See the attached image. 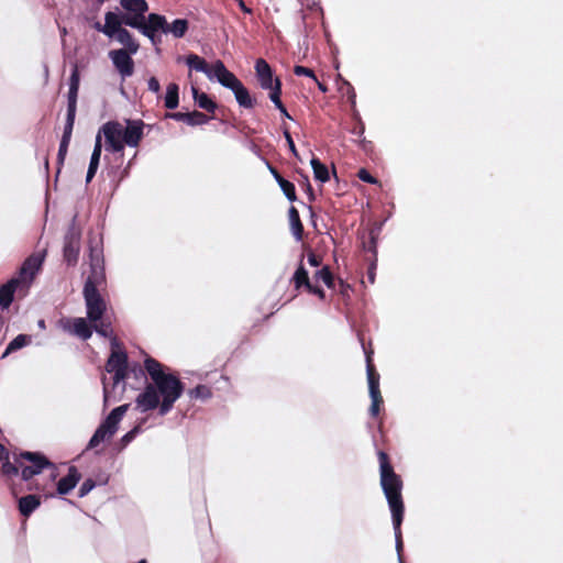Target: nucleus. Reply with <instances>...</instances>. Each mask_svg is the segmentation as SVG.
Here are the masks:
<instances>
[{
	"mask_svg": "<svg viewBox=\"0 0 563 563\" xmlns=\"http://www.w3.org/2000/svg\"><path fill=\"white\" fill-rule=\"evenodd\" d=\"M378 460L380 486L391 511L396 539V550L399 561L401 562L402 538L400 526L404 518V501L401 496L402 481L400 476L395 473L393 466L389 463L388 455L384 451L378 452Z\"/></svg>",
	"mask_w": 563,
	"mask_h": 563,
	"instance_id": "obj_1",
	"label": "nucleus"
},
{
	"mask_svg": "<svg viewBox=\"0 0 563 563\" xmlns=\"http://www.w3.org/2000/svg\"><path fill=\"white\" fill-rule=\"evenodd\" d=\"M144 366L153 380L152 385L156 388L158 396L162 397L159 415L165 416L181 397L184 384L175 375L165 373L163 365L152 357L145 358Z\"/></svg>",
	"mask_w": 563,
	"mask_h": 563,
	"instance_id": "obj_2",
	"label": "nucleus"
},
{
	"mask_svg": "<svg viewBox=\"0 0 563 563\" xmlns=\"http://www.w3.org/2000/svg\"><path fill=\"white\" fill-rule=\"evenodd\" d=\"M145 124L142 120H126L123 126L118 121H109L99 130L106 139V150L120 153L123 152L124 145L136 147L143 137V129Z\"/></svg>",
	"mask_w": 563,
	"mask_h": 563,
	"instance_id": "obj_3",
	"label": "nucleus"
},
{
	"mask_svg": "<svg viewBox=\"0 0 563 563\" xmlns=\"http://www.w3.org/2000/svg\"><path fill=\"white\" fill-rule=\"evenodd\" d=\"M120 5L124 9V25L139 30L143 35H148V31L155 27H162L164 15L151 13L145 18L148 4L145 0H120Z\"/></svg>",
	"mask_w": 563,
	"mask_h": 563,
	"instance_id": "obj_4",
	"label": "nucleus"
},
{
	"mask_svg": "<svg viewBox=\"0 0 563 563\" xmlns=\"http://www.w3.org/2000/svg\"><path fill=\"white\" fill-rule=\"evenodd\" d=\"M44 256L42 254H33L29 256L22 264L19 276L11 278L8 283L0 287V306L5 309L12 300L18 289L26 290L38 272Z\"/></svg>",
	"mask_w": 563,
	"mask_h": 563,
	"instance_id": "obj_5",
	"label": "nucleus"
},
{
	"mask_svg": "<svg viewBox=\"0 0 563 563\" xmlns=\"http://www.w3.org/2000/svg\"><path fill=\"white\" fill-rule=\"evenodd\" d=\"M129 405H122L114 408L106 420L98 427L91 437L88 446L97 448L101 442L109 440L118 430V424L126 412Z\"/></svg>",
	"mask_w": 563,
	"mask_h": 563,
	"instance_id": "obj_6",
	"label": "nucleus"
},
{
	"mask_svg": "<svg viewBox=\"0 0 563 563\" xmlns=\"http://www.w3.org/2000/svg\"><path fill=\"white\" fill-rule=\"evenodd\" d=\"M15 462L21 467V476L25 482L41 474L47 465H51V461L44 454L29 451L16 455Z\"/></svg>",
	"mask_w": 563,
	"mask_h": 563,
	"instance_id": "obj_7",
	"label": "nucleus"
},
{
	"mask_svg": "<svg viewBox=\"0 0 563 563\" xmlns=\"http://www.w3.org/2000/svg\"><path fill=\"white\" fill-rule=\"evenodd\" d=\"M112 347L115 349L119 346L115 338L112 339ZM106 369L108 373H113V383L114 385L124 380L128 377V355L123 351L112 350Z\"/></svg>",
	"mask_w": 563,
	"mask_h": 563,
	"instance_id": "obj_8",
	"label": "nucleus"
},
{
	"mask_svg": "<svg viewBox=\"0 0 563 563\" xmlns=\"http://www.w3.org/2000/svg\"><path fill=\"white\" fill-rule=\"evenodd\" d=\"M366 373H367L369 397L372 399V405L369 407V415L372 417H376L379 413V407L383 402V397H382V394L379 390V374L376 373L369 354H366Z\"/></svg>",
	"mask_w": 563,
	"mask_h": 563,
	"instance_id": "obj_9",
	"label": "nucleus"
},
{
	"mask_svg": "<svg viewBox=\"0 0 563 563\" xmlns=\"http://www.w3.org/2000/svg\"><path fill=\"white\" fill-rule=\"evenodd\" d=\"M188 30V22L185 19H176L172 24H169L164 16V22L162 27H155L153 31H148V35L146 37L150 38L153 45L158 46L162 43L161 34H173L174 37L180 38L185 35Z\"/></svg>",
	"mask_w": 563,
	"mask_h": 563,
	"instance_id": "obj_10",
	"label": "nucleus"
},
{
	"mask_svg": "<svg viewBox=\"0 0 563 563\" xmlns=\"http://www.w3.org/2000/svg\"><path fill=\"white\" fill-rule=\"evenodd\" d=\"M90 274L87 277L84 288H97L104 279L103 261L101 251L90 247Z\"/></svg>",
	"mask_w": 563,
	"mask_h": 563,
	"instance_id": "obj_11",
	"label": "nucleus"
},
{
	"mask_svg": "<svg viewBox=\"0 0 563 563\" xmlns=\"http://www.w3.org/2000/svg\"><path fill=\"white\" fill-rule=\"evenodd\" d=\"M84 297L87 307V317L96 322L102 318L106 303L97 288H84Z\"/></svg>",
	"mask_w": 563,
	"mask_h": 563,
	"instance_id": "obj_12",
	"label": "nucleus"
},
{
	"mask_svg": "<svg viewBox=\"0 0 563 563\" xmlns=\"http://www.w3.org/2000/svg\"><path fill=\"white\" fill-rule=\"evenodd\" d=\"M80 230L75 223L68 229L64 241V258L68 265H75L78 261L80 251Z\"/></svg>",
	"mask_w": 563,
	"mask_h": 563,
	"instance_id": "obj_13",
	"label": "nucleus"
},
{
	"mask_svg": "<svg viewBox=\"0 0 563 563\" xmlns=\"http://www.w3.org/2000/svg\"><path fill=\"white\" fill-rule=\"evenodd\" d=\"M131 55L132 54L125 49H113L109 52V58L123 79L132 76L134 73V62Z\"/></svg>",
	"mask_w": 563,
	"mask_h": 563,
	"instance_id": "obj_14",
	"label": "nucleus"
},
{
	"mask_svg": "<svg viewBox=\"0 0 563 563\" xmlns=\"http://www.w3.org/2000/svg\"><path fill=\"white\" fill-rule=\"evenodd\" d=\"M161 402L156 388L152 384L146 385L135 399L136 409L141 412H147L156 408L159 409Z\"/></svg>",
	"mask_w": 563,
	"mask_h": 563,
	"instance_id": "obj_15",
	"label": "nucleus"
},
{
	"mask_svg": "<svg viewBox=\"0 0 563 563\" xmlns=\"http://www.w3.org/2000/svg\"><path fill=\"white\" fill-rule=\"evenodd\" d=\"M209 79L217 80L223 87L231 90H233L241 82V80H239L236 76L231 73L221 60L213 63V70Z\"/></svg>",
	"mask_w": 563,
	"mask_h": 563,
	"instance_id": "obj_16",
	"label": "nucleus"
},
{
	"mask_svg": "<svg viewBox=\"0 0 563 563\" xmlns=\"http://www.w3.org/2000/svg\"><path fill=\"white\" fill-rule=\"evenodd\" d=\"M79 70L77 65L74 66L70 78H69V90H68V102H67V112H75L77 111V97H78V90H79Z\"/></svg>",
	"mask_w": 563,
	"mask_h": 563,
	"instance_id": "obj_17",
	"label": "nucleus"
},
{
	"mask_svg": "<svg viewBox=\"0 0 563 563\" xmlns=\"http://www.w3.org/2000/svg\"><path fill=\"white\" fill-rule=\"evenodd\" d=\"M255 71L260 85L263 89L273 88L275 85V78H273V73L271 66L266 60L260 58L255 63Z\"/></svg>",
	"mask_w": 563,
	"mask_h": 563,
	"instance_id": "obj_18",
	"label": "nucleus"
},
{
	"mask_svg": "<svg viewBox=\"0 0 563 563\" xmlns=\"http://www.w3.org/2000/svg\"><path fill=\"white\" fill-rule=\"evenodd\" d=\"M122 25H124L122 13L119 15L113 12H107L102 33L108 37H114L123 29Z\"/></svg>",
	"mask_w": 563,
	"mask_h": 563,
	"instance_id": "obj_19",
	"label": "nucleus"
},
{
	"mask_svg": "<svg viewBox=\"0 0 563 563\" xmlns=\"http://www.w3.org/2000/svg\"><path fill=\"white\" fill-rule=\"evenodd\" d=\"M167 118L174 119L176 121H181L187 123L188 125H202L206 124L209 121V118L199 111L194 112H174V113H167Z\"/></svg>",
	"mask_w": 563,
	"mask_h": 563,
	"instance_id": "obj_20",
	"label": "nucleus"
},
{
	"mask_svg": "<svg viewBox=\"0 0 563 563\" xmlns=\"http://www.w3.org/2000/svg\"><path fill=\"white\" fill-rule=\"evenodd\" d=\"M80 479V474L75 466L68 468L67 476L60 478L57 483V493L59 495H66L75 488Z\"/></svg>",
	"mask_w": 563,
	"mask_h": 563,
	"instance_id": "obj_21",
	"label": "nucleus"
},
{
	"mask_svg": "<svg viewBox=\"0 0 563 563\" xmlns=\"http://www.w3.org/2000/svg\"><path fill=\"white\" fill-rule=\"evenodd\" d=\"M101 151H102V139H101V132L99 131L98 134L96 135L95 147H93V151H92V154L90 157V163H89V167H88V172H87V176H86L87 183H90L97 173L99 162H100Z\"/></svg>",
	"mask_w": 563,
	"mask_h": 563,
	"instance_id": "obj_22",
	"label": "nucleus"
},
{
	"mask_svg": "<svg viewBox=\"0 0 563 563\" xmlns=\"http://www.w3.org/2000/svg\"><path fill=\"white\" fill-rule=\"evenodd\" d=\"M186 64L197 71L203 73L208 78L211 77L213 70V64L208 65V63L200 56L196 54H189L186 58Z\"/></svg>",
	"mask_w": 563,
	"mask_h": 563,
	"instance_id": "obj_23",
	"label": "nucleus"
},
{
	"mask_svg": "<svg viewBox=\"0 0 563 563\" xmlns=\"http://www.w3.org/2000/svg\"><path fill=\"white\" fill-rule=\"evenodd\" d=\"M114 38L122 44L130 54H136L139 51V43L133 38L132 34L126 30L122 29Z\"/></svg>",
	"mask_w": 563,
	"mask_h": 563,
	"instance_id": "obj_24",
	"label": "nucleus"
},
{
	"mask_svg": "<svg viewBox=\"0 0 563 563\" xmlns=\"http://www.w3.org/2000/svg\"><path fill=\"white\" fill-rule=\"evenodd\" d=\"M288 217L292 235L297 241H301L303 234V225L301 223L298 210L295 207H290L288 210Z\"/></svg>",
	"mask_w": 563,
	"mask_h": 563,
	"instance_id": "obj_25",
	"label": "nucleus"
},
{
	"mask_svg": "<svg viewBox=\"0 0 563 563\" xmlns=\"http://www.w3.org/2000/svg\"><path fill=\"white\" fill-rule=\"evenodd\" d=\"M236 102L240 107L251 109L255 104V100L250 96L249 90L240 82L233 90Z\"/></svg>",
	"mask_w": 563,
	"mask_h": 563,
	"instance_id": "obj_26",
	"label": "nucleus"
},
{
	"mask_svg": "<svg viewBox=\"0 0 563 563\" xmlns=\"http://www.w3.org/2000/svg\"><path fill=\"white\" fill-rule=\"evenodd\" d=\"M41 505L40 498L36 495H27L19 500L20 512L27 517Z\"/></svg>",
	"mask_w": 563,
	"mask_h": 563,
	"instance_id": "obj_27",
	"label": "nucleus"
},
{
	"mask_svg": "<svg viewBox=\"0 0 563 563\" xmlns=\"http://www.w3.org/2000/svg\"><path fill=\"white\" fill-rule=\"evenodd\" d=\"M194 99L199 108L208 111L214 112L217 109V103L209 98V96L205 92H199L196 87L191 88Z\"/></svg>",
	"mask_w": 563,
	"mask_h": 563,
	"instance_id": "obj_28",
	"label": "nucleus"
},
{
	"mask_svg": "<svg viewBox=\"0 0 563 563\" xmlns=\"http://www.w3.org/2000/svg\"><path fill=\"white\" fill-rule=\"evenodd\" d=\"M31 336L27 334H19L8 344L1 357L4 358L9 354L29 345L31 343Z\"/></svg>",
	"mask_w": 563,
	"mask_h": 563,
	"instance_id": "obj_29",
	"label": "nucleus"
},
{
	"mask_svg": "<svg viewBox=\"0 0 563 563\" xmlns=\"http://www.w3.org/2000/svg\"><path fill=\"white\" fill-rule=\"evenodd\" d=\"M71 332L82 340H88L92 335V330L84 318L74 319Z\"/></svg>",
	"mask_w": 563,
	"mask_h": 563,
	"instance_id": "obj_30",
	"label": "nucleus"
},
{
	"mask_svg": "<svg viewBox=\"0 0 563 563\" xmlns=\"http://www.w3.org/2000/svg\"><path fill=\"white\" fill-rule=\"evenodd\" d=\"M178 91H179V88H178L177 84L170 82L167 86L166 95H165V100H164L165 107L167 109L172 110V109H175V108L178 107V103H179Z\"/></svg>",
	"mask_w": 563,
	"mask_h": 563,
	"instance_id": "obj_31",
	"label": "nucleus"
},
{
	"mask_svg": "<svg viewBox=\"0 0 563 563\" xmlns=\"http://www.w3.org/2000/svg\"><path fill=\"white\" fill-rule=\"evenodd\" d=\"M291 280L294 282L296 289L301 287L310 288L311 283L308 276V272L303 267L302 263H300L299 267L296 269Z\"/></svg>",
	"mask_w": 563,
	"mask_h": 563,
	"instance_id": "obj_32",
	"label": "nucleus"
},
{
	"mask_svg": "<svg viewBox=\"0 0 563 563\" xmlns=\"http://www.w3.org/2000/svg\"><path fill=\"white\" fill-rule=\"evenodd\" d=\"M311 167L313 169V175L317 180L320 183H325L329 180V170L328 167L322 164L319 158L312 157L310 161Z\"/></svg>",
	"mask_w": 563,
	"mask_h": 563,
	"instance_id": "obj_33",
	"label": "nucleus"
},
{
	"mask_svg": "<svg viewBox=\"0 0 563 563\" xmlns=\"http://www.w3.org/2000/svg\"><path fill=\"white\" fill-rule=\"evenodd\" d=\"M280 87H282L280 80L278 78H275L274 87L269 88V90H271L269 99L272 100V102L276 106V108L279 111H284V104L280 100V93H282Z\"/></svg>",
	"mask_w": 563,
	"mask_h": 563,
	"instance_id": "obj_34",
	"label": "nucleus"
},
{
	"mask_svg": "<svg viewBox=\"0 0 563 563\" xmlns=\"http://www.w3.org/2000/svg\"><path fill=\"white\" fill-rule=\"evenodd\" d=\"M317 280H322L329 288L334 287V280L332 273L328 266H323L320 271L314 274Z\"/></svg>",
	"mask_w": 563,
	"mask_h": 563,
	"instance_id": "obj_35",
	"label": "nucleus"
},
{
	"mask_svg": "<svg viewBox=\"0 0 563 563\" xmlns=\"http://www.w3.org/2000/svg\"><path fill=\"white\" fill-rule=\"evenodd\" d=\"M75 118H76L75 112H67L62 140H66V141L70 142L73 129H74V124H75Z\"/></svg>",
	"mask_w": 563,
	"mask_h": 563,
	"instance_id": "obj_36",
	"label": "nucleus"
},
{
	"mask_svg": "<svg viewBox=\"0 0 563 563\" xmlns=\"http://www.w3.org/2000/svg\"><path fill=\"white\" fill-rule=\"evenodd\" d=\"M278 185L289 201H295L297 199L295 186L292 183L286 180L285 178H280Z\"/></svg>",
	"mask_w": 563,
	"mask_h": 563,
	"instance_id": "obj_37",
	"label": "nucleus"
},
{
	"mask_svg": "<svg viewBox=\"0 0 563 563\" xmlns=\"http://www.w3.org/2000/svg\"><path fill=\"white\" fill-rule=\"evenodd\" d=\"M189 396L191 398H196V399H198V398L208 399L211 397V390L209 387H207L205 385H198L194 389L189 390Z\"/></svg>",
	"mask_w": 563,
	"mask_h": 563,
	"instance_id": "obj_38",
	"label": "nucleus"
},
{
	"mask_svg": "<svg viewBox=\"0 0 563 563\" xmlns=\"http://www.w3.org/2000/svg\"><path fill=\"white\" fill-rule=\"evenodd\" d=\"M16 456V454L14 455V457ZM2 473L4 475H8V476H15L19 474V471L21 470V467L19 466V464L14 461L13 463L10 462V460H5L2 462Z\"/></svg>",
	"mask_w": 563,
	"mask_h": 563,
	"instance_id": "obj_39",
	"label": "nucleus"
},
{
	"mask_svg": "<svg viewBox=\"0 0 563 563\" xmlns=\"http://www.w3.org/2000/svg\"><path fill=\"white\" fill-rule=\"evenodd\" d=\"M69 143H70L69 141L60 140L58 154H57V161H58L59 165H62L66 158Z\"/></svg>",
	"mask_w": 563,
	"mask_h": 563,
	"instance_id": "obj_40",
	"label": "nucleus"
},
{
	"mask_svg": "<svg viewBox=\"0 0 563 563\" xmlns=\"http://www.w3.org/2000/svg\"><path fill=\"white\" fill-rule=\"evenodd\" d=\"M294 73L297 75V76H307V77H310L312 78L314 81H317V77L314 76V73L312 69L310 68H307V67H303V66H295L294 68Z\"/></svg>",
	"mask_w": 563,
	"mask_h": 563,
	"instance_id": "obj_41",
	"label": "nucleus"
},
{
	"mask_svg": "<svg viewBox=\"0 0 563 563\" xmlns=\"http://www.w3.org/2000/svg\"><path fill=\"white\" fill-rule=\"evenodd\" d=\"M95 487V482L92 479H86L79 488V496L84 497L91 492Z\"/></svg>",
	"mask_w": 563,
	"mask_h": 563,
	"instance_id": "obj_42",
	"label": "nucleus"
},
{
	"mask_svg": "<svg viewBox=\"0 0 563 563\" xmlns=\"http://www.w3.org/2000/svg\"><path fill=\"white\" fill-rule=\"evenodd\" d=\"M357 176L361 180L368 184H376L377 179L373 177L366 169L362 168L358 170Z\"/></svg>",
	"mask_w": 563,
	"mask_h": 563,
	"instance_id": "obj_43",
	"label": "nucleus"
},
{
	"mask_svg": "<svg viewBox=\"0 0 563 563\" xmlns=\"http://www.w3.org/2000/svg\"><path fill=\"white\" fill-rule=\"evenodd\" d=\"M95 330L98 334L104 336V338H108L110 336L112 330L110 328V324H106L103 322H101L99 325H96L95 327Z\"/></svg>",
	"mask_w": 563,
	"mask_h": 563,
	"instance_id": "obj_44",
	"label": "nucleus"
},
{
	"mask_svg": "<svg viewBox=\"0 0 563 563\" xmlns=\"http://www.w3.org/2000/svg\"><path fill=\"white\" fill-rule=\"evenodd\" d=\"M284 136H285V139H286V142H287V144H288V147H289L290 152H291L296 157H298L297 148H296V146H295L294 140H292V137H291V135H290V133H289V131H288V130H285V131H284Z\"/></svg>",
	"mask_w": 563,
	"mask_h": 563,
	"instance_id": "obj_45",
	"label": "nucleus"
},
{
	"mask_svg": "<svg viewBox=\"0 0 563 563\" xmlns=\"http://www.w3.org/2000/svg\"><path fill=\"white\" fill-rule=\"evenodd\" d=\"M148 90L154 93H158L161 91V85L156 77H151L147 81Z\"/></svg>",
	"mask_w": 563,
	"mask_h": 563,
	"instance_id": "obj_46",
	"label": "nucleus"
},
{
	"mask_svg": "<svg viewBox=\"0 0 563 563\" xmlns=\"http://www.w3.org/2000/svg\"><path fill=\"white\" fill-rule=\"evenodd\" d=\"M46 471H48V477L52 482L56 481L57 476L59 475L58 470L54 463L51 462V465H47L45 467Z\"/></svg>",
	"mask_w": 563,
	"mask_h": 563,
	"instance_id": "obj_47",
	"label": "nucleus"
},
{
	"mask_svg": "<svg viewBox=\"0 0 563 563\" xmlns=\"http://www.w3.org/2000/svg\"><path fill=\"white\" fill-rule=\"evenodd\" d=\"M308 263L311 266L317 267V266L321 265V258L319 256H317L314 253H309L308 254Z\"/></svg>",
	"mask_w": 563,
	"mask_h": 563,
	"instance_id": "obj_48",
	"label": "nucleus"
},
{
	"mask_svg": "<svg viewBox=\"0 0 563 563\" xmlns=\"http://www.w3.org/2000/svg\"><path fill=\"white\" fill-rule=\"evenodd\" d=\"M309 292L311 294H314L317 296H319L321 299L324 298V291L318 287V286H313L312 284L310 285V288H306Z\"/></svg>",
	"mask_w": 563,
	"mask_h": 563,
	"instance_id": "obj_49",
	"label": "nucleus"
},
{
	"mask_svg": "<svg viewBox=\"0 0 563 563\" xmlns=\"http://www.w3.org/2000/svg\"><path fill=\"white\" fill-rule=\"evenodd\" d=\"M136 432H137V428L129 431L126 434L123 435L122 441L124 443H129L134 438Z\"/></svg>",
	"mask_w": 563,
	"mask_h": 563,
	"instance_id": "obj_50",
	"label": "nucleus"
},
{
	"mask_svg": "<svg viewBox=\"0 0 563 563\" xmlns=\"http://www.w3.org/2000/svg\"><path fill=\"white\" fill-rule=\"evenodd\" d=\"M9 459V451L0 443V462Z\"/></svg>",
	"mask_w": 563,
	"mask_h": 563,
	"instance_id": "obj_51",
	"label": "nucleus"
},
{
	"mask_svg": "<svg viewBox=\"0 0 563 563\" xmlns=\"http://www.w3.org/2000/svg\"><path fill=\"white\" fill-rule=\"evenodd\" d=\"M268 168H269L271 173L273 174L274 178L276 179V181L279 184L280 178H283L280 176V174L271 165H268Z\"/></svg>",
	"mask_w": 563,
	"mask_h": 563,
	"instance_id": "obj_52",
	"label": "nucleus"
},
{
	"mask_svg": "<svg viewBox=\"0 0 563 563\" xmlns=\"http://www.w3.org/2000/svg\"><path fill=\"white\" fill-rule=\"evenodd\" d=\"M240 8H241L245 13H251V9H250V8H247V7L245 5V3H244L242 0H240Z\"/></svg>",
	"mask_w": 563,
	"mask_h": 563,
	"instance_id": "obj_53",
	"label": "nucleus"
},
{
	"mask_svg": "<svg viewBox=\"0 0 563 563\" xmlns=\"http://www.w3.org/2000/svg\"><path fill=\"white\" fill-rule=\"evenodd\" d=\"M307 190H308V192H309V199H310V200H313V199H314V195H313V192H312V188H311V186H310L309 184H308V186H307Z\"/></svg>",
	"mask_w": 563,
	"mask_h": 563,
	"instance_id": "obj_54",
	"label": "nucleus"
},
{
	"mask_svg": "<svg viewBox=\"0 0 563 563\" xmlns=\"http://www.w3.org/2000/svg\"><path fill=\"white\" fill-rule=\"evenodd\" d=\"M102 26H103V25H102L100 22H96V23L93 24V27H95L97 31H99V32H102Z\"/></svg>",
	"mask_w": 563,
	"mask_h": 563,
	"instance_id": "obj_55",
	"label": "nucleus"
},
{
	"mask_svg": "<svg viewBox=\"0 0 563 563\" xmlns=\"http://www.w3.org/2000/svg\"><path fill=\"white\" fill-rule=\"evenodd\" d=\"M103 385H106V384L103 383ZM103 395H104V402H107V400H108V389H107V386H103Z\"/></svg>",
	"mask_w": 563,
	"mask_h": 563,
	"instance_id": "obj_56",
	"label": "nucleus"
},
{
	"mask_svg": "<svg viewBox=\"0 0 563 563\" xmlns=\"http://www.w3.org/2000/svg\"><path fill=\"white\" fill-rule=\"evenodd\" d=\"M317 82H318V87L321 91H327V87L323 84L319 82L318 80H317Z\"/></svg>",
	"mask_w": 563,
	"mask_h": 563,
	"instance_id": "obj_57",
	"label": "nucleus"
},
{
	"mask_svg": "<svg viewBox=\"0 0 563 563\" xmlns=\"http://www.w3.org/2000/svg\"><path fill=\"white\" fill-rule=\"evenodd\" d=\"M368 279L371 280V283H374V274L372 271L368 273Z\"/></svg>",
	"mask_w": 563,
	"mask_h": 563,
	"instance_id": "obj_58",
	"label": "nucleus"
},
{
	"mask_svg": "<svg viewBox=\"0 0 563 563\" xmlns=\"http://www.w3.org/2000/svg\"><path fill=\"white\" fill-rule=\"evenodd\" d=\"M286 118L290 119L289 113L287 112L286 108L284 107V111H280Z\"/></svg>",
	"mask_w": 563,
	"mask_h": 563,
	"instance_id": "obj_59",
	"label": "nucleus"
},
{
	"mask_svg": "<svg viewBox=\"0 0 563 563\" xmlns=\"http://www.w3.org/2000/svg\"><path fill=\"white\" fill-rule=\"evenodd\" d=\"M38 325H40L41 328H44V321H43V320H41V321L38 322Z\"/></svg>",
	"mask_w": 563,
	"mask_h": 563,
	"instance_id": "obj_60",
	"label": "nucleus"
},
{
	"mask_svg": "<svg viewBox=\"0 0 563 563\" xmlns=\"http://www.w3.org/2000/svg\"><path fill=\"white\" fill-rule=\"evenodd\" d=\"M45 167L48 168V158H45Z\"/></svg>",
	"mask_w": 563,
	"mask_h": 563,
	"instance_id": "obj_61",
	"label": "nucleus"
}]
</instances>
